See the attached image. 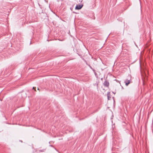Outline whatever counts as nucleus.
<instances>
[{
	"instance_id": "f257e3e1",
	"label": "nucleus",
	"mask_w": 153,
	"mask_h": 153,
	"mask_svg": "<svg viewBox=\"0 0 153 153\" xmlns=\"http://www.w3.org/2000/svg\"><path fill=\"white\" fill-rule=\"evenodd\" d=\"M83 6V5L82 4L76 5L75 7V9L78 10H80L82 7Z\"/></svg>"
},
{
	"instance_id": "f03ea898",
	"label": "nucleus",
	"mask_w": 153,
	"mask_h": 153,
	"mask_svg": "<svg viewBox=\"0 0 153 153\" xmlns=\"http://www.w3.org/2000/svg\"><path fill=\"white\" fill-rule=\"evenodd\" d=\"M103 84L105 86L107 87H108L109 86V82L106 80L104 82Z\"/></svg>"
},
{
	"instance_id": "7ed1b4c3",
	"label": "nucleus",
	"mask_w": 153,
	"mask_h": 153,
	"mask_svg": "<svg viewBox=\"0 0 153 153\" xmlns=\"http://www.w3.org/2000/svg\"><path fill=\"white\" fill-rule=\"evenodd\" d=\"M126 86H128L129 84L130 83V80L126 79L124 82Z\"/></svg>"
},
{
	"instance_id": "20e7f679",
	"label": "nucleus",
	"mask_w": 153,
	"mask_h": 153,
	"mask_svg": "<svg viewBox=\"0 0 153 153\" xmlns=\"http://www.w3.org/2000/svg\"><path fill=\"white\" fill-rule=\"evenodd\" d=\"M45 149L39 150V151L40 152H44Z\"/></svg>"
},
{
	"instance_id": "39448f33",
	"label": "nucleus",
	"mask_w": 153,
	"mask_h": 153,
	"mask_svg": "<svg viewBox=\"0 0 153 153\" xmlns=\"http://www.w3.org/2000/svg\"><path fill=\"white\" fill-rule=\"evenodd\" d=\"M108 99L109 100V97L108 96Z\"/></svg>"
},
{
	"instance_id": "423d86ee",
	"label": "nucleus",
	"mask_w": 153,
	"mask_h": 153,
	"mask_svg": "<svg viewBox=\"0 0 153 153\" xmlns=\"http://www.w3.org/2000/svg\"><path fill=\"white\" fill-rule=\"evenodd\" d=\"M35 88L34 87H33V89H34Z\"/></svg>"
},
{
	"instance_id": "0eeeda50",
	"label": "nucleus",
	"mask_w": 153,
	"mask_h": 153,
	"mask_svg": "<svg viewBox=\"0 0 153 153\" xmlns=\"http://www.w3.org/2000/svg\"><path fill=\"white\" fill-rule=\"evenodd\" d=\"M37 89H38V90H39V88H37Z\"/></svg>"
}]
</instances>
